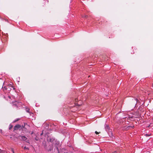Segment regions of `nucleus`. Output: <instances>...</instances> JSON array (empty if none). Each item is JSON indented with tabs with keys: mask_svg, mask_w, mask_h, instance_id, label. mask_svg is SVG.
<instances>
[{
	"mask_svg": "<svg viewBox=\"0 0 153 153\" xmlns=\"http://www.w3.org/2000/svg\"><path fill=\"white\" fill-rule=\"evenodd\" d=\"M11 151L13 152V153H14L13 149H11Z\"/></svg>",
	"mask_w": 153,
	"mask_h": 153,
	"instance_id": "obj_10",
	"label": "nucleus"
},
{
	"mask_svg": "<svg viewBox=\"0 0 153 153\" xmlns=\"http://www.w3.org/2000/svg\"><path fill=\"white\" fill-rule=\"evenodd\" d=\"M96 135H97V134H99V133L98 132H97V131H96Z\"/></svg>",
	"mask_w": 153,
	"mask_h": 153,
	"instance_id": "obj_12",
	"label": "nucleus"
},
{
	"mask_svg": "<svg viewBox=\"0 0 153 153\" xmlns=\"http://www.w3.org/2000/svg\"><path fill=\"white\" fill-rule=\"evenodd\" d=\"M135 100H137V99H135ZM136 102H137V101Z\"/></svg>",
	"mask_w": 153,
	"mask_h": 153,
	"instance_id": "obj_18",
	"label": "nucleus"
},
{
	"mask_svg": "<svg viewBox=\"0 0 153 153\" xmlns=\"http://www.w3.org/2000/svg\"><path fill=\"white\" fill-rule=\"evenodd\" d=\"M19 137H21V140L25 141L27 139V138L24 136L20 135Z\"/></svg>",
	"mask_w": 153,
	"mask_h": 153,
	"instance_id": "obj_2",
	"label": "nucleus"
},
{
	"mask_svg": "<svg viewBox=\"0 0 153 153\" xmlns=\"http://www.w3.org/2000/svg\"><path fill=\"white\" fill-rule=\"evenodd\" d=\"M35 140H36V141H38V139H36V138H35Z\"/></svg>",
	"mask_w": 153,
	"mask_h": 153,
	"instance_id": "obj_15",
	"label": "nucleus"
},
{
	"mask_svg": "<svg viewBox=\"0 0 153 153\" xmlns=\"http://www.w3.org/2000/svg\"><path fill=\"white\" fill-rule=\"evenodd\" d=\"M43 134V132H42L41 134V135H42Z\"/></svg>",
	"mask_w": 153,
	"mask_h": 153,
	"instance_id": "obj_13",
	"label": "nucleus"
},
{
	"mask_svg": "<svg viewBox=\"0 0 153 153\" xmlns=\"http://www.w3.org/2000/svg\"><path fill=\"white\" fill-rule=\"evenodd\" d=\"M1 131H2V130H1Z\"/></svg>",
	"mask_w": 153,
	"mask_h": 153,
	"instance_id": "obj_22",
	"label": "nucleus"
},
{
	"mask_svg": "<svg viewBox=\"0 0 153 153\" xmlns=\"http://www.w3.org/2000/svg\"><path fill=\"white\" fill-rule=\"evenodd\" d=\"M9 97V98H10V97Z\"/></svg>",
	"mask_w": 153,
	"mask_h": 153,
	"instance_id": "obj_20",
	"label": "nucleus"
},
{
	"mask_svg": "<svg viewBox=\"0 0 153 153\" xmlns=\"http://www.w3.org/2000/svg\"><path fill=\"white\" fill-rule=\"evenodd\" d=\"M24 149H29L27 147H26V146L24 148Z\"/></svg>",
	"mask_w": 153,
	"mask_h": 153,
	"instance_id": "obj_9",
	"label": "nucleus"
},
{
	"mask_svg": "<svg viewBox=\"0 0 153 153\" xmlns=\"http://www.w3.org/2000/svg\"><path fill=\"white\" fill-rule=\"evenodd\" d=\"M96 114H97L98 115V116H97L98 117H100L101 115V112L99 111L96 110Z\"/></svg>",
	"mask_w": 153,
	"mask_h": 153,
	"instance_id": "obj_5",
	"label": "nucleus"
},
{
	"mask_svg": "<svg viewBox=\"0 0 153 153\" xmlns=\"http://www.w3.org/2000/svg\"><path fill=\"white\" fill-rule=\"evenodd\" d=\"M21 128H22V126L19 125L17 124L13 128V131H14L15 130H17L18 129H19V130L20 131L21 129Z\"/></svg>",
	"mask_w": 153,
	"mask_h": 153,
	"instance_id": "obj_1",
	"label": "nucleus"
},
{
	"mask_svg": "<svg viewBox=\"0 0 153 153\" xmlns=\"http://www.w3.org/2000/svg\"><path fill=\"white\" fill-rule=\"evenodd\" d=\"M20 119L19 118H17V119H16L14 121V122H17V121H19V120H20Z\"/></svg>",
	"mask_w": 153,
	"mask_h": 153,
	"instance_id": "obj_7",
	"label": "nucleus"
},
{
	"mask_svg": "<svg viewBox=\"0 0 153 153\" xmlns=\"http://www.w3.org/2000/svg\"><path fill=\"white\" fill-rule=\"evenodd\" d=\"M50 142H52L54 140V138L51 137H49L47 139Z\"/></svg>",
	"mask_w": 153,
	"mask_h": 153,
	"instance_id": "obj_3",
	"label": "nucleus"
},
{
	"mask_svg": "<svg viewBox=\"0 0 153 153\" xmlns=\"http://www.w3.org/2000/svg\"><path fill=\"white\" fill-rule=\"evenodd\" d=\"M58 153H59V152H58Z\"/></svg>",
	"mask_w": 153,
	"mask_h": 153,
	"instance_id": "obj_23",
	"label": "nucleus"
},
{
	"mask_svg": "<svg viewBox=\"0 0 153 153\" xmlns=\"http://www.w3.org/2000/svg\"><path fill=\"white\" fill-rule=\"evenodd\" d=\"M9 85V86H11V85L10 84Z\"/></svg>",
	"mask_w": 153,
	"mask_h": 153,
	"instance_id": "obj_16",
	"label": "nucleus"
},
{
	"mask_svg": "<svg viewBox=\"0 0 153 153\" xmlns=\"http://www.w3.org/2000/svg\"><path fill=\"white\" fill-rule=\"evenodd\" d=\"M28 140H27V141L26 142H27V143H28Z\"/></svg>",
	"mask_w": 153,
	"mask_h": 153,
	"instance_id": "obj_19",
	"label": "nucleus"
},
{
	"mask_svg": "<svg viewBox=\"0 0 153 153\" xmlns=\"http://www.w3.org/2000/svg\"><path fill=\"white\" fill-rule=\"evenodd\" d=\"M105 129L106 130V131L108 132V131L109 130V126H108V125H106L105 126Z\"/></svg>",
	"mask_w": 153,
	"mask_h": 153,
	"instance_id": "obj_6",
	"label": "nucleus"
},
{
	"mask_svg": "<svg viewBox=\"0 0 153 153\" xmlns=\"http://www.w3.org/2000/svg\"><path fill=\"white\" fill-rule=\"evenodd\" d=\"M77 100H77V99H75V101L76 102V101H77Z\"/></svg>",
	"mask_w": 153,
	"mask_h": 153,
	"instance_id": "obj_14",
	"label": "nucleus"
},
{
	"mask_svg": "<svg viewBox=\"0 0 153 153\" xmlns=\"http://www.w3.org/2000/svg\"><path fill=\"white\" fill-rule=\"evenodd\" d=\"M128 127H132V126H129Z\"/></svg>",
	"mask_w": 153,
	"mask_h": 153,
	"instance_id": "obj_17",
	"label": "nucleus"
},
{
	"mask_svg": "<svg viewBox=\"0 0 153 153\" xmlns=\"http://www.w3.org/2000/svg\"><path fill=\"white\" fill-rule=\"evenodd\" d=\"M87 16H83L82 17H85V18H87Z\"/></svg>",
	"mask_w": 153,
	"mask_h": 153,
	"instance_id": "obj_11",
	"label": "nucleus"
},
{
	"mask_svg": "<svg viewBox=\"0 0 153 153\" xmlns=\"http://www.w3.org/2000/svg\"><path fill=\"white\" fill-rule=\"evenodd\" d=\"M26 126H28V125L27 123H24V125H23L22 126V128H21V129H22L23 128L26 129L27 128L25 127Z\"/></svg>",
	"mask_w": 153,
	"mask_h": 153,
	"instance_id": "obj_4",
	"label": "nucleus"
},
{
	"mask_svg": "<svg viewBox=\"0 0 153 153\" xmlns=\"http://www.w3.org/2000/svg\"><path fill=\"white\" fill-rule=\"evenodd\" d=\"M1 131H2V130H1Z\"/></svg>",
	"mask_w": 153,
	"mask_h": 153,
	"instance_id": "obj_21",
	"label": "nucleus"
},
{
	"mask_svg": "<svg viewBox=\"0 0 153 153\" xmlns=\"http://www.w3.org/2000/svg\"><path fill=\"white\" fill-rule=\"evenodd\" d=\"M96 148H97V149H100V147L98 145L97 146H96Z\"/></svg>",
	"mask_w": 153,
	"mask_h": 153,
	"instance_id": "obj_8",
	"label": "nucleus"
}]
</instances>
